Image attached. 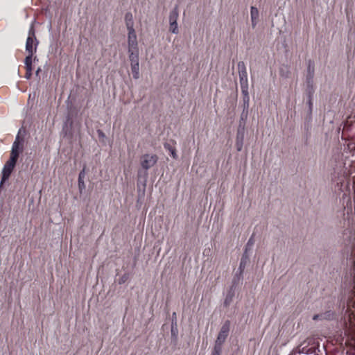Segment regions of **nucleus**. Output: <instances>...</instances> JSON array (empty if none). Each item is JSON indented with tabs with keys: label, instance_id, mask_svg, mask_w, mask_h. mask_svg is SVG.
<instances>
[{
	"label": "nucleus",
	"instance_id": "1",
	"mask_svg": "<svg viewBox=\"0 0 355 355\" xmlns=\"http://www.w3.org/2000/svg\"><path fill=\"white\" fill-rule=\"evenodd\" d=\"M345 159L342 168H335L331 175L332 185L334 187L335 192H343V201L344 205L343 222L342 240L344 245V254L347 259H349L352 264V270L349 275H346L343 283L345 293H347V302H355L353 300L355 296V258L354 252L355 250V227L354 214L355 207L349 196V184L351 182L354 194H355V176L352 175L355 172V159H354L355 152V141L349 140L344 145Z\"/></svg>",
	"mask_w": 355,
	"mask_h": 355
},
{
	"label": "nucleus",
	"instance_id": "2",
	"mask_svg": "<svg viewBox=\"0 0 355 355\" xmlns=\"http://www.w3.org/2000/svg\"><path fill=\"white\" fill-rule=\"evenodd\" d=\"M158 157L156 155L144 154L140 158V164L144 171H138V181L142 182L145 187L148 178L147 171L156 164Z\"/></svg>",
	"mask_w": 355,
	"mask_h": 355
},
{
	"label": "nucleus",
	"instance_id": "3",
	"mask_svg": "<svg viewBox=\"0 0 355 355\" xmlns=\"http://www.w3.org/2000/svg\"><path fill=\"white\" fill-rule=\"evenodd\" d=\"M315 74V64L311 60H309L307 62V70L306 75V93L308 96L311 98L315 92L314 87V78Z\"/></svg>",
	"mask_w": 355,
	"mask_h": 355
},
{
	"label": "nucleus",
	"instance_id": "4",
	"mask_svg": "<svg viewBox=\"0 0 355 355\" xmlns=\"http://www.w3.org/2000/svg\"><path fill=\"white\" fill-rule=\"evenodd\" d=\"M128 34V51L138 50V43L135 31L133 28V22L128 21L126 23Z\"/></svg>",
	"mask_w": 355,
	"mask_h": 355
},
{
	"label": "nucleus",
	"instance_id": "5",
	"mask_svg": "<svg viewBox=\"0 0 355 355\" xmlns=\"http://www.w3.org/2000/svg\"><path fill=\"white\" fill-rule=\"evenodd\" d=\"M230 329V321L226 320L220 328V330L215 342V347L223 348V345L229 335Z\"/></svg>",
	"mask_w": 355,
	"mask_h": 355
},
{
	"label": "nucleus",
	"instance_id": "6",
	"mask_svg": "<svg viewBox=\"0 0 355 355\" xmlns=\"http://www.w3.org/2000/svg\"><path fill=\"white\" fill-rule=\"evenodd\" d=\"M15 165V163L10 162L9 161H7L5 164L2 170L1 180L0 182V189L2 188L4 182L9 179L12 171L14 170Z\"/></svg>",
	"mask_w": 355,
	"mask_h": 355
},
{
	"label": "nucleus",
	"instance_id": "7",
	"mask_svg": "<svg viewBox=\"0 0 355 355\" xmlns=\"http://www.w3.org/2000/svg\"><path fill=\"white\" fill-rule=\"evenodd\" d=\"M178 18V6H176L170 12L169 15V24H170V31L174 34L178 33V26L177 20Z\"/></svg>",
	"mask_w": 355,
	"mask_h": 355
},
{
	"label": "nucleus",
	"instance_id": "8",
	"mask_svg": "<svg viewBox=\"0 0 355 355\" xmlns=\"http://www.w3.org/2000/svg\"><path fill=\"white\" fill-rule=\"evenodd\" d=\"M38 41L31 37H27L26 42V51L28 54H34L36 52Z\"/></svg>",
	"mask_w": 355,
	"mask_h": 355
},
{
	"label": "nucleus",
	"instance_id": "9",
	"mask_svg": "<svg viewBox=\"0 0 355 355\" xmlns=\"http://www.w3.org/2000/svg\"><path fill=\"white\" fill-rule=\"evenodd\" d=\"M259 17V10L256 7L252 6L251 9H250V17H251L252 27L253 28H254L257 24Z\"/></svg>",
	"mask_w": 355,
	"mask_h": 355
},
{
	"label": "nucleus",
	"instance_id": "10",
	"mask_svg": "<svg viewBox=\"0 0 355 355\" xmlns=\"http://www.w3.org/2000/svg\"><path fill=\"white\" fill-rule=\"evenodd\" d=\"M234 290H235L234 287L231 286V288L228 291V292L226 295V297L225 298L224 302H223L224 306L228 307L232 302L233 298H234V294H235Z\"/></svg>",
	"mask_w": 355,
	"mask_h": 355
},
{
	"label": "nucleus",
	"instance_id": "11",
	"mask_svg": "<svg viewBox=\"0 0 355 355\" xmlns=\"http://www.w3.org/2000/svg\"><path fill=\"white\" fill-rule=\"evenodd\" d=\"M85 176V168L80 172L78 175V189L80 193H81L83 190L85 189V184L84 182V178Z\"/></svg>",
	"mask_w": 355,
	"mask_h": 355
},
{
	"label": "nucleus",
	"instance_id": "12",
	"mask_svg": "<svg viewBox=\"0 0 355 355\" xmlns=\"http://www.w3.org/2000/svg\"><path fill=\"white\" fill-rule=\"evenodd\" d=\"M129 53V59L130 61V64H139V49L137 51H130Z\"/></svg>",
	"mask_w": 355,
	"mask_h": 355
},
{
	"label": "nucleus",
	"instance_id": "13",
	"mask_svg": "<svg viewBox=\"0 0 355 355\" xmlns=\"http://www.w3.org/2000/svg\"><path fill=\"white\" fill-rule=\"evenodd\" d=\"M305 343H302L297 347L298 352L300 354H309L314 352L313 347H309L308 345H304Z\"/></svg>",
	"mask_w": 355,
	"mask_h": 355
},
{
	"label": "nucleus",
	"instance_id": "14",
	"mask_svg": "<svg viewBox=\"0 0 355 355\" xmlns=\"http://www.w3.org/2000/svg\"><path fill=\"white\" fill-rule=\"evenodd\" d=\"M239 69V77H248L247 69L245 63L243 61H240L237 64Z\"/></svg>",
	"mask_w": 355,
	"mask_h": 355
},
{
	"label": "nucleus",
	"instance_id": "15",
	"mask_svg": "<svg viewBox=\"0 0 355 355\" xmlns=\"http://www.w3.org/2000/svg\"><path fill=\"white\" fill-rule=\"evenodd\" d=\"M164 148L170 153V155L173 158L177 159L178 155L176 154V150L170 143H164Z\"/></svg>",
	"mask_w": 355,
	"mask_h": 355
},
{
	"label": "nucleus",
	"instance_id": "16",
	"mask_svg": "<svg viewBox=\"0 0 355 355\" xmlns=\"http://www.w3.org/2000/svg\"><path fill=\"white\" fill-rule=\"evenodd\" d=\"M247 260H248V257L247 255H245V253L243 255L241 259V261H240V264H239V278L242 276L243 275V270L245 268V265L247 263Z\"/></svg>",
	"mask_w": 355,
	"mask_h": 355
},
{
	"label": "nucleus",
	"instance_id": "17",
	"mask_svg": "<svg viewBox=\"0 0 355 355\" xmlns=\"http://www.w3.org/2000/svg\"><path fill=\"white\" fill-rule=\"evenodd\" d=\"M331 316H333V313L331 311H327L325 313L314 315L313 317V320H317L322 319H329Z\"/></svg>",
	"mask_w": 355,
	"mask_h": 355
},
{
	"label": "nucleus",
	"instance_id": "18",
	"mask_svg": "<svg viewBox=\"0 0 355 355\" xmlns=\"http://www.w3.org/2000/svg\"><path fill=\"white\" fill-rule=\"evenodd\" d=\"M243 111L241 114V119H243L244 117V112L246 111V114H248V110L249 108V103H250V96H243ZM247 114H245L246 117Z\"/></svg>",
	"mask_w": 355,
	"mask_h": 355
},
{
	"label": "nucleus",
	"instance_id": "19",
	"mask_svg": "<svg viewBox=\"0 0 355 355\" xmlns=\"http://www.w3.org/2000/svg\"><path fill=\"white\" fill-rule=\"evenodd\" d=\"M132 76L135 79L139 78V64H130Z\"/></svg>",
	"mask_w": 355,
	"mask_h": 355
},
{
	"label": "nucleus",
	"instance_id": "20",
	"mask_svg": "<svg viewBox=\"0 0 355 355\" xmlns=\"http://www.w3.org/2000/svg\"><path fill=\"white\" fill-rule=\"evenodd\" d=\"M19 150H20V141H19V136L17 135L15 139V141H14V143L12 144L11 150H14L15 152H19Z\"/></svg>",
	"mask_w": 355,
	"mask_h": 355
},
{
	"label": "nucleus",
	"instance_id": "21",
	"mask_svg": "<svg viewBox=\"0 0 355 355\" xmlns=\"http://www.w3.org/2000/svg\"><path fill=\"white\" fill-rule=\"evenodd\" d=\"M19 155V152H15L14 150H11L10 157L8 161L16 164L17 162Z\"/></svg>",
	"mask_w": 355,
	"mask_h": 355
},
{
	"label": "nucleus",
	"instance_id": "22",
	"mask_svg": "<svg viewBox=\"0 0 355 355\" xmlns=\"http://www.w3.org/2000/svg\"><path fill=\"white\" fill-rule=\"evenodd\" d=\"M33 54H28L25 58L24 64L25 67H32Z\"/></svg>",
	"mask_w": 355,
	"mask_h": 355
},
{
	"label": "nucleus",
	"instance_id": "23",
	"mask_svg": "<svg viewBox=\"0 0 355 355\" xmlns=\"http://www.w3.org/2000/svg\"><path fill=\"white\" fill-rule=\"evenodd\" d=\"M222 348L214 346L210 355H220Z\"/></svg>",
	"mask_w": 355,
	"mask_h": 355
},
{
	"label": "nucleus",
	"instance_id": "24",
	"mask_svg": "<svg viewBox=\"0 0 355 355\" xmlns=\"http://www.w3.org/2000/svg\"><path fill=\"white\" fill-rule=\"evenodd\" d=\"M28 37H31V39H35V40H37L36 37H35V29H34V26H33V24L31 26V28H30V29L28 31Z\"/></svg>",
	"mask_w": 355,
	"mask_h": 355
},
{
	"label": "nucleus",
	"instance_id": "25",
	"mask_svg": "<svg viewBox=\"0 0 355 355\" xmlns=\"http://www.w3.org/2000/svg\"><path fill=\"white\" fill-rule=\"evenodd\" d=\"M239 82L241 87L248 86V77H239Z\"/></svg>",
	"mask_w": 355,
	"mask_h": 355
},
{
	"label": "nucleus",
	"instance_id": "26",
	"mask_svg": "<svg viewBox=\"0 0 355 355\" xmlns=\"http://www.w3.org/2000/svg\"><path fill=\"white\" fill-rule=\"evenodd\" d=\"M26 68V74L25 78L26 79H30L32 76V67H25Z\"/></svg>",
	"mask_w": 355,
	"mask_h": 355
},
{
	"label": "nucleus",
	"instance_id": "27",
	"mask_svg": "<svg viewBox=\"0 0 355 355\" xmlns=\"http://www.w3.org/2000/svg\"><path fill=\"white\" fill-rule=\"evenodd\" d=\"M241 93L243 94V96H250L249 92H248V86L241 87Z\"/></svg>",
	"mask_w": 355,
	"mask_h": 355
},
{
	"label": "nucleus",
	"instance_id": "28",
	"mask_svg": "<svg viewBox=\"0 0 355 355\" xmlns=\"http://www.w3.org/2000/svg\"><path fill=\"white\" fill-rule=\"evenodd\" d=\"M241 278H242V276L239 278V270H238V271L236 272V273L235 274V276L234 277L233 285L232 286L234 287L236 286V284H237V282H239Z\"/></svg>",
	"mask_w": 355,
	"mask_h": 355
},
{
	"label": "nucleus",
	"instance_id": "29",
	"mask_svg": "<svg viewBox=\"0 0 355 355\" xmlns=\"http://www.w3.org/2000/svg\"><path fill=\"white\" fill-rule=\"evenodd\" d=\"M348 130H349V128L347 127V124H345L343 130V133H342V138L343 139H346L347 137H348V135H347Z\"/></svg>",
	"mask_w": 355,
	"mask_h": 355
},
{
	"label": "nucleus",
	"instance_id": "30",
	"mask_svg": "<svg viewBox=\"0 0 355 355\" xmlns=\"http://www.w3.org/2000/svg\"><path fill=\"white\" fill-rule=\"evenodd\" d=\"M128 279V276L127 275H123L119 280V283L120 284H123L126 282V280Z\"/></svg>",
	"mask_w": 355,
	"mask_h": 355
},
{
	"label": "nucleus",
	"instance_id": "31",
	"mask_svg": "<svg viewBox=\"0 0 355 355\" xmlns=\"http://www.w3.org/2000/svg\"><path fill=\"white\" fill-rule=\"evenodd\" d=\"M254 244V240H253V238L251 237L250 238V239L248 240V243H247V245H246V248H248V246H251ZM247 252V248H245V253H246Z\"/></svg>",
	"mask_w": 355,
	"mask_h": 355
},
{
	"label": "nucleus",
	"instance_id": "32",
	"mask_svg": "<svg viewBox=\"0 0 355 355\" xmlns=\"http://www.w3.org/2000/svg\"><path fill=\"white\" fill-rule=\"evenodd\" d=\"M125 20H126V23H127L128 21H132V15H131V14H130V13H127V14L125 15Z\"/></svg>",
	"mask_w": 355,
	"mask_h": 355
},
{
	"label": "nucleus",
	"instance_id": "33",
	"mask_svg": "<svg viewBox=\"0 0 355 355\" xmlns=\"http://www.w3.org/2000/svg\"><path fill=\"white\" fill-rule=\"evenodd\" d=\"M97 133L99 137L103 138L105 137V134L101 130H98Z\"/></svg>",
	"mask_w": 355,
	"mask_h": 355
},
{
	"label": "nucleus",
	"instance_id": "34",
	"mask_svg": "<svg viewBox=\"0 0 355 355\" xmlns=\"http://www.w3.org/2000/svg\"><path fill=\"white\" fill-rule=\"evenodd\" d=\"M347 17L348 19V21H349V20H350V14H349V12L348 11V10H347Z\"/></svg>",
	"mask_w": 355,
	"mask_h": 355
},
{
	"label": "nucleus",
	"instance_id": "35",
	"mask_svg": "<svg viewBox=\"0 0 355 355\" xmlns=\"http://www.w3.org/2000/svg\"><path fill=\"white\" fill-rule=\"evenodd\" d=\"M312 98H313V96L311 98L309 97V104L310 107L312 105V103H311Z\"/></svg>",
	"mask_w": 355,
	"mask_h": 355
},
{
	"label": "nucleus",
	"instance_id": "36",
	"mask_svg": "<svg viewBox=\"0 0 355 355\" xmlns=\"http://www.w3.org/2000/svg\"><path fill=\"white\" fill-rule=\"evenodd\" d=\"M241 147H242V145H241H241L237 144V150H238L239 151H240V150H241Z\"/></svg>",
	"mask_w": 355,
	"mask_h": 355
},
{
	"label": "nucleus",
	"instance_id": "37",
	"mask_svg": "<svg viewBox=\"0 0 355 355\" xmlns=\"http://www.w3.org/2000/svg\"><path fill=\"white\" fill-rule=\"evenodd\" d=\"M40 71H41L40 68H38L37 70L36 71V75L37 76L39 74Z\"/></svg>",
	"mask_w": 355,
	"mask_h": 355
},
{
	"label": "nucleus",
	"instance_id": "38",
	"mask_svg": "<svg viewBox=\"0 0 355 355\" xmlns=\"http://www.w3.org/2000/svg\"><path fill=\"white\" fill-rule=\"evenodd\" d=\"M171 333H172V334H175V331L174 330L173 327H172Z\"/></svg>",
	"mask_w": 355,
	"mask_h": 355
}]
</instances>
